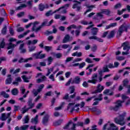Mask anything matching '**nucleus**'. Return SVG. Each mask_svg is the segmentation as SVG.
Wrapping results in <instances>:
<instances>
[{
  "instance_id": "obj_1",
  "label": "nucleus",
  "mask_w": 130,
  "mask_h": 130,
  "mask_svg": "<svg viewBox=\"0 0 130 130\" xmlns=\"http://www.w3.org/2000/svg\"><path fill=\"white\" fill-rule=\"evenodd\" d=\"M52 23H53V19H52L49 22H48V19H45L44 20V21L42 23L41 25H40L39 27H38L36 29H35V27H36V25L40 24V22L35 21V22H34L32 23L33 26H32V27L31 28V30H32V32H34V31H35V32H36V33H37V32L40 31L43 27H45V26H49L51 25V24H52Z\"/></svg>"
},
{
  "instance_id": "obj_2",
  "label": "nucleus",
  "mask_w": 130,
  "mask_h": 130,
  "mask_svg": "<svg viewBox=\"0 0 130 130\" xmlns=\"http://www.w3.org/2000/svg\"><path fill=\"white\" fill-rule=\"evenodd\" d=\"M125 116H126V112H124L122 114L119 115L120 117L119 119L117 118H115V122L119 125H124L125 124V121H124Z\"/></svg>"
},
{
  "instance_id": "obj_3",
  "label": "nucleus",
  "mask_w": 130,
  "mask_h": 130,
  "mask_svg": "<svg viewBox=\"0 0 130 130\" xmlns=\"http://www.w3.org/2000/svg\"><path fill=\"white\" fill-rule=\"evenodd\" d=\"M129 28V26L128 25H126L125 24H122L119 27L118 30V31L117 32V37L118 38V37H120L121 36V35L122 33H123L124 31H125V32H127V29Z\"/></svg>"
},
{
  "instance_id": "obj_4",
  "label": "nucleus",
  "mask_w": 130,
  "mask_h": 130,
  "mask_svg": "<svg viewBox=\"0 0 130 130\" xmlns=\"http://www.w3.org/2000/svg\"><path fill=\"white\" fill-rule=\"evenodd\" d=\"M122 46H123V50H126V52H122V55H127L129 54V49H130V45L129 43L128 42H125L122 44Z\"/></svg>"
},
{
  "instance_id": "obj_5",
  "label": "nucleus",
  "mask_w": 130,
  "mask_h": 130,
  "mask_svg": "<svg viewBox=\"0 0 130 130\" xmlns=\"http://www.w3.org/2000/svg\"><path fill=\"white\" fill-rule=\"evenodd\" d=\"M74 3H77L74 4L73 6V9H76L77 12H80L82 10V6H81V2L77 1L76 0L74 1Z\"/></svg>"
},
{
  "instance_id": "obj_6",
  "label": "nucleus",
  "mask_w": 130,
  "mask_h": 130,
  "mask_svg": "<svg viewBox=\"0 0 130 130\" xmlns=\"http://www.w3.org/2000/svg\"><path fill=\"white\" fill-rule=\"evenodd\" d=\"M92 80H88L87 83H91V84H96L98 82V74H94L92 76Z\"/></svg>"
},
{
  "instance_id": "obj_7",
  "label": "nucleus",
  "mask_w": 130,
  "mask_h": 130,
  "mask_svg": "<svg viewBox=\"0 0 130 130\" xmlns=\"http://www.w3.org/2000/svg\"><path fill=\"white\" fill-rule=\"evenodd\" d=\"M104 90V86H102L101 84H98L96 86V89L91 92V94H97L101 93Z\"/></svg>"
},
{
  "instance_id": "obj_8",
  "label": "nucleus",
  "mask_w": 130,
  "mask_h": 130,
  "mask_svg": "<svg viewBox=\"0 0 130 130\" xmlns=\"http://www.w3.org/2000/svg\"><path fill=\"white\" fill-rule=\"evenodd\" d=\"M49 115L46 114L45 116L42 119V123L44 125H47V123L49 121Z\"/></svg>"
},
{
  "instance_id": "obj_9",
  "label": "nucleus",
  "mask_w": 130,
  "mask_h": 130,
  "mask_svg": "<svg viewBox=\"0 0 130 130\" xmlns=\"http://www.w3.org/2000/svg\"><path fill=\"white\" fill-rule=\"evenodd\" d=\"M107 126H109L107 128L108 130H114V124L112 123V124H106L104 125V127L103 128V130L106 129V127Z\"/></svg>"
},
{
  "instance_id": "obj_10",
  "label": "nucleus",
  "mask_w": 130,
  "mask_h": 130,
  "mask_svg": "<svg viewBox=\"0 0 130 130\" xmlns=\"http://www.w3.org/2000/svg\"><path fill=\"white\" fill-rule=\"evenodd\" d=\"M124 102V101H117V102L116 103V105L114 108V111H117L118 109H119V107H121L122 106V105L121 104L122 103H123Z\"/></svg>"
},
{
  "instance_id": "obj_11",
  "label": "nucleus",
  "mask_w": 130,
  "mask_h": 130,
  "mask_svg": "<svg viewBox=\"0 0 130 130\" xmlns=\"http://www.w3.org/2000/svg\"><path fill=\"white\" fill-rule=\"evenodd\" d=\"M49 8V6L48 5L46 4L44 5L43 4L41 3L40 5H39V10L40 11V12H43L44 11L45 9H48Z\"/></svg>"
},
{
  "instance_id": "obj_12",
  "label": "nucleus",
  "mask_w": 130,
  "mask_h": 130,
  "mask_svg": "<svg viewBox=\"0 0 130 130\" xmlns=\"http://www.w3.org/2000/svg\"><path fill=\"white\" fill-rule=\"evenodd\" d=\"M103 94L104 95H109V96H112V95H113V89H106L103 92Z\"/></svg>"
},
{
  "instance_id": "obj_13",
  "label": "nucleus",
  "mask_w": 130,
  "mask_h": 130,
  "mask_svg": "<svg viewBox=\"0 0 130 130\" xmlns=\"http://www.w3.org/2000/svg\"><path fill=\"white\" fill-rule=\"evenodd\" d=\"M24 46H25V44L22 43L21 44L19 47V50H20L21 53H25L27 51L26 49L24 48Z\"/></svg>"
},
{
  "instance_id": "obj_14",
  "label": "nucleus",
  "mask_w": 130,
  "mask_h": 130,
  "mask_svg": "<svg viewBox=\"0 0 130 130\" xmlns=\"http://www.w3.org/2000/svg\"><path fill=\"white\" fill-rule=\"evenodd\" d=\"M32 100H33L32 99H29L27 102V106L29 107L28 108H29V109H32V108L35 106V104L32 103Z\"/></svg>"
},
{
  "instance_id": "obj_15",
  "label": "nucleus",
  "mask_w": 130,
  "mask_h": 130,
  "mask_svg": "<svg viewBox=\"0 0 130 130\" xmlns=\"http://www.w3.org/2000/svg\"><path fill=\"white\" fill-rule=\"evenodd\" d=\"M33 58L30 57L27 59H24L23 58H20V59L18 60V62L19 63H22V62H28L29 60H32Z\"/></svg>"
},
{
  "instance_id": "obj_16",
  "label": "nucleus",
  "mask_w": 130,
  "mask_h": 130,
  "mask_svg": "<svg viewBox=\"0 0 130 130\" xmlns=\"http://www.w3.org/2000/svg\"><path fill=\"white\" fill-rule=\"evenodd\" d=\"M80 82H81V78H80L78 76H77L73 79L71 83L79 84H80Z\"/></svg>"
},
{
  "instance_id": "obj_17",
  "label": "nucleus",
  "mask_w": 130,
  "mask_h": 130,
  "mask_svg": "<svg viewBox=\"0 0 130 130\" xmlns=\"http://www.w3.org/2000/svg\"><path fill=\"white\" fill-rule=\"evenodd\" d=\"M86 8H87L88 9L86 11V12H84V16L87 14V13H89V12H91L92 11V9H93V8H95V6L94 5H86Z\"/></svg>"
},
{
  "instance_id": "obj_18",
  "label": "nucleus",
  "mask_w": 130,
  "mask_h": 130,
  "mask_svg": "<svg viewBox=\"0 0 130 130\" xmlns=\"http://www.w3.org/2000/svg\"><path fill=\"white\" fill-rule=\"evenodd\" d=\"M12 75H8V78L6 80V85H8L9 84H11L12 83V81H13V79H12Z\"/></svg>"
},
{
  "instance_id": "obj_19",
  "label": "nucleus",
  "mask_w": 130,
  "mask_h": 130,
  "mask_svg": "<svg viewBox=\"0 0 130 130\" xmlns=\"http://www.w3.org/2000/svg\"><path fill=\"white\" fill-rule=\"evenodd\" d=\"M7 49H13L14 50V48L17 46V45L13 44V43H9L7 44Z\"/></svg>"
},
{
  "instance_id": "obj_20",
  "label": "nucleus",
  "mask_w": 130,
  "mask_h": 130,
  "mask_svg": "<svg viewBox=\"0 0 130 130\" xmlns=\"http://www.w3.org/2000/svg\"><path fill=\"white\" fill-rule=\"evenodd\" d=\"M29 109H30L29 108H27V106L25 105L21 109V113L22 114H24V113H26V112H28Z\"/></svg>"
},
{
  "instance_id": "obj_21",
  "label": "nucleus",
  "mask_w": 130,
  "mask_h": 130,
  "mask_svg": "<svg viewBox=\"0 0 130 130\" xmlns=\"http://www.w3.org/2000/svg\"><path fill=\"white\" fill-rule=\"evenodd\" d=\"M73 123H74L73 122V121H72V120L69 121V122L68 123V124H66V126L63 127V129H71V127H70V126H71V124H72V125H73Z\"/></svg>"
},
{
  "instance_id": "obj_22",
  "label": "nucleus",
  "mask_w": 130,
  "mask_h": 130,
  "mask_svg": "<svg viewBox=\"0 0 130 130\" xmlns=\"http://www.w3.org/2000/svg\"><path fill=\"white\" fill-rule=\"evenodd\" d=\"M70 38H71V37H70L69 35H67L65 36L62 40V43H67V42H69L70 41Z\"/></svg>"
},
{
  "instance_id": "obj_23",
  "label": "nucleus",
  "mask_w": 130,
  "mask_h": 130,
  "mask_svg": "<svg viewBox=\"0 0 130 130\" xmlns=\"http://www.w3.org/2000/svg\"><path fill=\"white\" fill-rule=\"evenodd\" d=\"M19 82H22V79H21V77H17L15 79V81L13 82V85H16V86H18L19 85Z\"/></svg>"
},
{
  "instance_id": "obj_24",
  "label": "nucleus",
  "mask_w": 130,
  "mask_h": 130,
  "mask_svg": "<svg viewBox=\"0 0 130 130\" xmlns=\"http://www.w3.org/2000/svg\"><path fill=\"white\" fill-rule=\"evenodd\" d=\"M44 81H46V77L45 76H43L42 79H38L37 80V83H38V84H40V83H42V82H44Z\"/></svg>"
},
{
  "instance_id": "obj_25",
  "label": "nucleus",
  "mask_w": 130,
  "mask_h": 130,
  "mask_svg": "<svg viewBox=\"0 0 130 130\" xmlns=\"http://www.w3.org/2000/svg\"><path fill=\"white\" fill-rule=\"evenodd\" d=\"M31 122L35 123V124L38 123V115H37L35 118L31 119Z\"/></svg>"
},
{
  "instance_id": "obj_26",
  "label": "nucleus",
  "mask_w": 130,
  "mask_h": 130,
  "mask_svg": "<svg viewBox=\"0 0 130 130\" xmlns=\"http://www.w3.org/2000/svg\"><path fill=\"white\" fill-rule=\"evenodd\" d=\"M98 28L97 27H93L91 29V34H92V35H96L98 33Z\"/></svg>"
},
{
  "instance_id": "obj_27",
  "label": "nucleus",
  "mask_w": 130,
  "mask_h": 130,
  "mask_svg": "<svg viewBox=\"0 0 130 130\" xmlns=\"http://www.w3.org/2000/svg\"><path fill=\"white\" fill-rule=\"evenodd\" d=\"M30 30H28L27 31L24 32L23 34L19 35L18 37V38L19 39H21V38H24V37L26 36L28 33H29Z\"/></svg>"
},
{
  "instance_id": "obj_28",
  "label": "nucleus",
  "mask_w": 130,
  "mask_h": 130,
  "mask_svg": "<svg viewBox=\"0 0 130 130\" xmlns=\"http://www.w3.org/2000/svg\"><path fill=\"white\" fill-rule=\"evenodd\" d=\"M37 42H38V40H34L33 41H28L27 43V45H31V44L35 45V44H36Z\"/></svg>"
},
{
  "instance_id": "obj_29",
  "label": "nucleus",
  "mask_w": 130,
  "mask_h": 130,
  "mask_svg": "<svg viewBox=\"0 0 130 130\" xmlns=\"http://www.w3.org/2000/svg\"><path fill=\"white\" fill-rule=\"evenodd\" d=\"M63 121L62 119L58 120V121L55 122L53 123V124L54 126H58V125H60L61 124V123Z\"/></svg>"
},
{
  "instance_id": "obj_30",
  "label": "nucleus",
  "mask_w": 130,
  "mask_h": 130,
  "mask_svg": "<svg viewBox=\"0 0 130 130\" xmlns=\"http://www.w3.org/2000/svg\"><path fill=\"white\" fill-rule=\"evenodd\" d=\"M0 95L1 96H3L4 98H9V97H10V95L5 91H2L1 92H0Z\"/></svg>"
},
{
  "instance_id": "obj_31",
  "label": "nucleus",
  "mask_w": 130,
  "mask_h": 130,
  "mask_svg": "<svg viewBox=\"0 0 130 130\" xmlns=\"http://www.w3.org/2000/svg\"><path fill=\"white\" fill-rule=\"evenodd\" d=\"M53 55L54 57H56V58H60L61 56H62V54H61V53H54L53 54Z\"/></svg>"
},
{
  "instance_id": "obj_32",
  "label": "nucleus",
  "mask_w": 130,
  "mask_h": 130,
  "mask_svg": "<svg viewBox=\"0 0 130 130\" xmlns=\"http://www.w3.org/2000/svg\"><path fill=\"white\" fill-rule=\"evenodd\" d=\"M82 52H74L72 54V56H77V57H81V56H82Z\"/></svg>"
},
{
  "instance_id": "obj_33",
  "label": "nucleus",
  "mask_w": 130,
  "mask_h": 130,
  "mask_svg": "<svg viewBox=\"0 0 130 130\" xmlns=\"http://www.w3.org/2000/svg\"><path fill=\"white\" fill-rule=\"evenodd\" d=\"M1 119V120H2V121H6V120L8 119V117H7V116L6 115V113L2 114Z\"/></svg>"
},
{
  "instance_id": "obj_34",
  "label": "nucleus",
  "mask_w": 130,
  "mask_h": 130,
  "mask_svg": "<svg viewBox=\"0 0 130 130\" xmlns=\"http://www.w3.org/2000/svg\"><path fill=\"white\" fill-rule=\"evenodd\" d=\"M36 49V46H28V51L29 52H32V51H34Z\"/></svg>"
},
{
  "instance_id": "obj_35",
  "label": "nucleus",
  "mask_w": 130,
  "mask_h": 130,
  "mask_svg": "<svg viewBox=\"0 0 130 130\" xmlns=\"http://www.w3.org/2000/svg\"><path fill=\"white\" fill-rule=\"evenodd\" d=\"M11 93L12 95H14V96L18 95V93H19V92L18 91V89L17 88L13 89L11 91Z\"/></svg>"
},
{
  "instance_id": "obj_36",
  "label": "nucleus",
  "mask_w": 130,
  "mask_h": 130,
  "mask_svg": "<svg viewBox=\"0 0 130 130\" xmlns=\"http://www.w3.org/2000/svg\"><path fill=\"white\" fill-rule=\"evenodd\" d=\"M7 25H5L4 27L3 28L2 30V34L3 35H7Z\"/></svg>"
},
{
  "instance_id": "obj_37",
  "label": "nucleus",
  "mask_w": 130,
  "mask_h": 130,
  "mask_svg": "<svg viewBox=\"0 0 130 130\" xmlns=\"http://www.w3.org/2000/svg\"><path fill=\"white\" fill-rule=\"evenodd\" d=\"M113 36H114V30H112L109 35L107 36L108 39H110L111 38H113Z\"/></svg>"
},
{
  "instance_id": "obj_38",
  "label": "nucleus",
  "mask_w": 130,
  "mask_h": 130,
  "mask_svg": "<svg viewBox=\"0 0 130 130\" xmlns=\"http://www.w3.org/2000/svg\"><path fill=\"white\" fill-rule=\"evenodd\" d=\"M103 94H99V98H95L94 101H102L103 100V98H102Z\"/></svg>"
},
{
  "instance_id": "obj_39",
  "label": "nucleus",
  "mask_w": 130,
  "mask_h": 130,
  "mask_svg": "<svg viewBox=\"0 0 130 130\" xmlns=\"http://www.w3.org/2000/svg\"><path fill=\"white\" fill-rule=\"evenodd\" d=\"M29 126V125H23L20 127V130H27Z\"/></svg>"
},
{
  "instance_id": "obj_40",
  "label": "nucleus",
  "mask_w": 130,
  "mask_h": 130,
  "mask_svg": "<svg viewBox=\"0 0 130 130\" xmlns=\"http://www.w3.org/2000/svg\"><path fill=\"white\" fill-rule=\"evenodd\" d=\"M102 13L105 14V15H109L110 11L108 9H104L102 10Z\"/></svg>"
},
{
  "instance_id": "obj_41",
  "label": "nucleus",
  "mask_w": 130,
  "mask_h": 130,
  "mask_svg": "<svg viewBox=\"0 0 130 130\" xmlns=\"http://www.w3.org/2000/svg\"><path fill=\"white\" fill-rule=\"evenodd\" d=\"M47 60H48V66H49L50 64H51V62H52V61H53V58L51 56H50L49 57L47 58Z\"/></svg>"
},
{
  "instance_id": "obj_42",
  "label": "nucleus",
  "mask_w": 130,
  "mask_h": 130,
  "mask_svg": "<svg viewBox=\"0 0 130 130\" xmlns=\"http://www.w3.org/2000/svg\"><path fill=\"white\" fill-rule=\"evenodd\" d=\"M69 89L71 90L70 92V94H73V93H75V86H71L69 87Z\"/></svg>"
},
{
  "instance_id": "obj_43",
  "label": "nucleus",
  "mask_w": 130,
  "mask_h": 130,
  "mask_svg": "<svg viewBox=\"0 0 130 130\" xmlns=\"http://www.w3.org/2000/svg\"><path fill=\"white\" fill-rule=\"evenodd\" d=\"M6 46V43L5 42V39H3L2 41L0 44V47L2 48H4Z\"/></svg>"
},
{
  "instance_id": "obj_44",
  "label": "nucleus",
  "mask_w": 130,
  "mask_h": 130,
  "mask_svg": "<svg viewBox=\"0 0 130 130\" xmlns=\"http://www.w3.org/2000/svg\"><path fill=\"white\" fill-rule=\"evenodd\" d=\"M27 7V5L26 4H22L20 6L16 8L17 11H19L20 10H22L23 8H26Z\"/></svg>"
},
{
  "instance_id": "obj_45",
  "label": "nucleus",
  "mask_w": 130,
  "mask_h": 130,
  "mask_svg": "<svg viewBox=\"0 0 130 130\" xmlns=\"http://www.w3.org/2000/svg\"><path fill=\"white\" fill-rule=\"evenodd\" d=\"M62 99H63L64 100H68V101H71L69 93H66L64 97H63Z\"/></svg>"
},
{
  "instance_id": "obj_46",
  "label": "nucleus",
  "mask_w": 130,
  "mask_h": 130,
  "mask_svg": "<svg viewBox=\"0 0 130 130\" xmlns=\"http://www.w3.org/2000/svg\"><path fill=\"white\" fill-rule=\"evenodd\" d=\"M129 81L127 79H125L123 81V85L124 87H126L127 86V84H128Z\"/></svg>"
},
{
  "instance_id": "obj_47",
  "label": "nucleus",
  "mask_w": 130,
  "mask_h": 130,
  "mask_svg": "<svg viewBox=\"0 0 130 130\" xmlns=\"http://www.w3.org/2000/svg\"><path fill=\"white\" fill-rule=\"evenodd\" d=\"M93 20H94L95 23H99V22H100L101 19H100V18L99 19V18L96 16L93 17Z\"/></svg>"
},
{
  "instance_id": "obj_48",
  "label": "nucleus",
  "mask_w": 130,
  "mask_h": 130,
  "mask_svg": "<svg viewBox=\"0 0 130 130\" xmlns=\"http://www.w3.org/2000/svg\"><path fill=\"white\" fill-rule=\"evenodd\" d=\"M23 121L24 124H25V123H28V122H29V117L28 116H25Z\"/></svg>"
},
{
  "instance_id": "obj_49",
  "label": "nucleus",
  "mask_w": 130,
  "mask_h": 130,
  "mask_svg": "<svg viewBox=\"0 0 130 130\" xmlns=\"http://www.w3.org/2000/svg\"><path fill=\"white\" fill-rule=\"evenodd\" d=\"M103 14L102 13V11H101V12H98L96 13V16H98V17H100V19H103V14Z\"/></svg>"
},
{
  "instance_id": "obj_50",
  "label": "nucleus",
  "mask_w": 130,
  "mask_h": 130,
  "mask_svg": "<svg viewBox=\"0 0 130 130\" xmlns=\"http://www.w3.org/2000/svg\"><path fill=\"white\" fill-rule=\"evenodd\" d=\"M103 73H106L109 72V69H108V66H105L103 67Z\"/></svg>"
},
{
  "instance_id": "obj_51",
  "label": "nucleus",
  "mask_w": 130,
  "mask_h": 130,
  "mask_svg": "<svg viewBox=\"0 0 130 130\" xmlns=\"http://www.w3.org/2000/svg\"><path fill=\"white\" fill-rule=\"evenodd\" d=\"M9 32L12 36H14V34H15V32H14V29H13V28H12V26H10L9 27Z\"/></svg>"
},
{
  "instance_id": "obj_52",
  "label": "nucleus",
  "mask_w": 130,
  "mask_h": 130,
  "mask_svg": "<svg viewBox=\"0 0 130 130\" xmlns=\"http://www.w3.org/2000/svg\"><path fill=\"white\" fill-rule=\"evenodd\" d=\"M26 97H27V94H24L22 98H20L18 99V100H20V101H21V102L25 103L26 101L24 100V98H26Z\"/></svg>"
},
{
  "instance_id": "obj_53",
  "label": "nucleus",
  "mask_w": 130,
  "mask_h": 130,
  "mask_svg": "<svg viewBox=\"0 0 130 130\" xmlns=\"http://www.w3.org/2000/svg\"><path fill=\"white\" fill-rule=\"evenodd\" d=\"M44 88V84H41L40 86H39V88L38 89V92H40L42 91V89Z\"/></svg>"
},
{
  "instance_id": "obj_54",
  "label": "nucleus",
  "mask_w": 130,
  "mask_h": 130,
  "mask_svg": "<svg viewBox=\"0 0 130 130\" xmlns=\"http://www.w3.org/2000/svg\"><path fill=\"white\" fill-rule=\"evenodd\" d=\"M32 93L34 94V95L36 96H37V95H38V93H40V92H38V89H37V90L35 89H34L32 90Z\"/></svg>"
},
{
  "instance_id": "obj_55",
  "label": "nucleus",
  "mask_w": 130,
  "mask_h": 130,
  "mask_svg": "<svg viewBox=\"0 0 130 130\" xmlns=\"http://www.w3.org/2000/svg\"><path fill=\"white\" fill-rule=\"evenodd\" d=\"M21 78L23 79L24 82L25 83H29V81L27 79V77L25 75H23Z\"/></svg>"
},
{
  "instance_id": "obj_56",
  "label": "nucleus",
  "mask_w": 130,
  "mask_h": 130,
  "mask_svg": "<svg viewBox=\"0 0 130 130\" xmlns=\"http://www.w3.org/2000/svg\"><path fill=\"white\" fill-rule=\"evenodd\" d=\"M84 126V122H77V124H76V126Z\"/></svg>"
},
{
  "instance_id": "obj_57",
  "label": "nucleus",
  "mask_w": 130,
  "mask_h": 130,
  "mask_svg": "<svg viewBox=\"0 0 130 130\" xmlns=\"http://www.w3.org/2000/svg\"><path fill=\"white\" fill-rule=\"evenodd\" d=\"M98 37L95 35L88 37V39H93V40H97Z\"/></svg>"
},
{
  "instance_id": "obj_58",
  "label": "nucleus",
  "mask_w": 130,
  "mask_h": 130,
  "mask_svg": "<svg viewBox=\"0 0 130 130\" xmlns=\"http://www.w3.org/2000/svg\"><path fill=\"white\" fill-rule=\"evenodd\" d=\"M44 48H45V50H46V51L48 52L50 50H51V48H52V47H51L50 46H45L44 47Z\"/></svg>"
},
{
  "instance_id": "obj_59",
  "label": "nucleus",
  "mask_w": 130,
  "mask_h": 130,
  "mask_svg": "<svg viewBox=\"0 0 130 130\" xmlns=\"http://www.w3.org/2000/svg\"><path fill=\"white\" fill-rule=\"evenodd\" d=\"M52 12V10L49 11L46 13L45 16H46V17H49L50 15H53V14L51 13Z\"/></svg>"
},
{
  "instance_id": "obj_60",
  "label": "nucleus",
  "mask_w": 130,
  "mask_h": 130,
  "mask_svg": "<svg viewBox=\"0 0 130 130\" xmlns=\"http://www.w3.org/2000/svg\"><path fill=\"white\" fill-rule=\"evenodd\" d=\"M45 96H44V99H46L47 96H51V91H48L47 93H45Z\"/></svg>"
},
{
  "instance_id": "obj_61",
  "label": "nucleus",
  "mask_w": 130,
  "mask_h": 130,
  "mask_svg": "<svg viewBox=\"0 0 130 130\" xmlns=\"http://www.w3.org/2000/svg\"><path fill=\"white\" fill-rule=\"evenodd\" d=\"M114 26V23H111V24H110L109 25H107L106 26V29H110V28L113 27Z\"/></svg>"
},
{
  "instance_id": "obj_62",
  "label": "nucleus",
  "mask_w": 130,
  "mask_h": 130,
  "mask_svg": "<svg viewBox=\"0 0 130 130\" xmlns=\"http://www.w3.org/2000/svg\"><path fill=\"white\" fill-rule=\"evenodd\" d=\"M121 8V3H118L115 6V9H119Z\"/></svg>"
},
{
  "instance_id": "obj_63",
  "label": "nucleus",
  "mask_w": 130,
  "mask_h": 130,
  "mask_svg": "<svg viewBox=\"0 0 130 130\" xmlns=\"http://www.w3.org/2000/svg\"><path fill=\"white\" fill-rule=\"evenodd\" d=\"M68 47H70V45L63 44L62 45V48L63 49H67Z\"/></svg>"
},
{
  "instance_id": "obj_64",
  "label": "nucleus",
  "mask_w": 130,
  "mask_h": 130,
  "mask_svg": "<svg viewBox=\"0 0 130 130\" xmlns=\"http://www.w3.org/2000/svg\"><path fill=\"white\" fill-rule=\"evenodd\" d=\"M17 32H22L23 31H24V28L20 27L17 29Z\"/></svg>"
}]
</instances>
